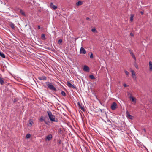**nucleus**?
Returning a JSON list of instances; mask_svg holds the SVG:
<instances>
[{
    "instance_id": "nucleus-20",
    "label": "nucleus",
    "mask_w": 152,
    "mask_h": 152,
    "mask_svg": "<svg viewBox=\"0 0 152 152\" xmlns=\"http://www.w3.org/2000/svg\"><path fill=\"white\" fill-rule=\"evenodd\" d=\"M67 86H68V87L70 88V87H71V86H72V85L69 81H67Z\"/></svg>"
},
{
    "instance_id": "nucleus-30",
    "label": "nucleus",
    "mask_w": 152,
    "mask_h": 152,
    "mask_svg": "<svg viewBox=\"0 0 152 152\" xmlns=\"http://www.w3.org/2000/svg\"><path fill=\"white\" fill-rule=\"evenodd\" d=\"M62 42V40L61 39H59L58 41V43L59 45H60L61 44Z\"/></svg>"
},
{
    "instance_id": "nucleus-2",
    "label": "nucleus",
    "mask_w": 152,
    "mask_h": 152,
    "mask_svg": "<svg viewBox=\"0 0 152 152\" xmlns=\"http://www.w3.org/2000/svg\"><path fill=\"white\" fill-rule=\"evenodd\" d=\"M45 83L47 85V86L48 87V88L50 90L55 91H57V89L53 85V84L52 83H50L48 81H47L45 82Z\"/></svg>"
},
{
    "instance_id": "nucleus-8",
    "label": "nucleus",
    "mask_w": 152,
    "mask_h": 152,
    "mask_svg": "<svg viewBox=\"0 0 152 152\" xmlns=\"http://www.w3.org/2000/svg\"><path fill=\"white\" fill-rule=\"evenodd\" d=\"M1 76V75L0 74V84L1 85H3L4 83V79Z\"/></svg>"
},
{
    "instance_id": "nucleus-12",
    "label": "nucleus",
    "mask_w": 152,
    "mask_h": 152,
    "mask_svg": "<svg viewBox=\"0 0 152 152\" xmlns=\"http://www.w3.org/2000/svg\"><path fill=\"white\" fill-rule=\"evenodd\" d=\"M149 64V70L150 71H152V62L151 61H150Z\"/></svg>"
},
{
    "instance_id": "nucleus-22",
    "label": "nucleus",
    "mask_w": 152,
    "mask_h": 152,
    "mask_svg": "<svg viewBox=\"0 0 152 152\" xmlns=\"http://www.w3.org/2000/svg\"><path fill=\"white\" fill-rule=\"evenodd\" d=\"M134 15L133 14H131L130 17V21L132 22L133 21Z\"/></svg>"
},
{
    "instance_id": "nucleus-31",
    "label": "nucleus",
    "mask_w": 152,
    "mask_h": 152,
    "mask_svg": "<svg viewBox=\"0 0 152 152\" xmlns=\"http://www.w3.org/2000/svg\"><path fill=\"white\" fill-rule=\"evenodd\" d=\"M90 57L92 59L94 58L93 55L92 53H91V54L90 55Z\"/></svg>"
},
{
    "instance_id": "nucleus-26",
    "label": "nucleus",
    "mask_w": 152,
    "mask_h": 152,
    "mask_svg": "<svg viewBox=\"0 0 152 152\" xmlns=\"http://www.w3.org/2000/svg\"><path fill=\"white\" fill-rule=\"evenodd\" d=\"M132 72V76L133 77H134V76H135V74L134 73V71L133 70H132L131 71Z\"/></svg>"
},
{
    "instance_id": "nucleus-28",
    "label": "nucleus",
    "mask_w": 152,
    "mask_h": 152,
    "mask_svg": "<svg viewBox=\"0 0 152 152\" xmlns=\"http://www.w3.org/2000/svg\"><path fill=\"white\" fill-rule=\"evenodd\" d=\"M31 137V134H28L26 135V138H29Z\"/></svg>"
},
{
    "instance_id": "nucleus-27",
    "label": "nucleus",
    "mask_w": 152,
    "mask_h": 152,
    "mask_svg": "<svg viewBox=\"0 0 152 152\" xmlns=\"http://www.w3.org/2000/svg\"><path fill=\"white\" fill-rule=\"evenodd\" d=\"M61 94L64 96H66V94L64 91H62L61 92Z\"/></svg>"
},
{
    "instance_id": "nucleus-13",
    "label": "nucleus",
    "mask_w": 152,
    "mask_h": 152,
    "mask_svg": "<svg viewBox=\"0 0 152 152\" xmlns=\"http://www.w3.org/2000/svg\"><path fill=\"white\" fill-rule=\"evenodd\" d=\"M129 98L130 99H131L132 100V101L133 102H136V99L133 97L132 96H130L129 97Z\"/></svg>"
},
{
    "instance_id": "nucleus-39",
    "label": "nucleus",
    "mask_w": 152,
    "mask_h": 152,
    "mask_svg": "<svg viewBox=\"0 0 152 152\" xmlns=\"http://www.w3.org/2000/svg\"><path fill=\"white\" fill-rule=\"evenodd\" d=\"M86 20H90V19L88 17H86Z\"/></svg>"
},
{
    "instance_id": "nucleus-38",
    "label": "nucleus",
    "mask_w": 152,
    "mask_h": 152,
    "mask_svg": "<svg viewBox=\"0 0 152 152\" xmlns=\"http://www.w3.org/2000/svg\"><path fill=\"white\" fill-rule=\"evenodd\" d=\"M38 29L39 30L41 29V27L40 26L38 25Z\"/></svg>"
},
{
    "instance_id": "nucleus-7",
    "label": "nucleus",
    "mask_w": 152,
    "mask_h": 152,
    "mask_svg": "<svg viewBox=\"0 0 152 152\" xmlns=\"http://www.w3.org/2000/svg\"><path fill=\"white\" fill-rule=\"evenodd\" d=\"M77 104L78 105V106H79V108H80L81 109V110H83V111H85V109L80 104V103L79 102H77Z\"/></svg>"
},
{
    "instance_id": "nucleus-17",
    "label": "nucleus",
    "mask_w": 152,
    "mask_h": 152,
    "mask_svg": "<svg viewBox=\"0 0 152 152\" xmlns=\"http://www.w3.org/2000/svg\"><path fill=\"white\" fill-rule=\"evenodd\" d=\"M52 138V135L51 134L48 135L47 136V139L49 140H50Z\"/></svg>"
},
{
    "instance_id": "nucleus-1",
    "label": "nucleus",
    "mask_w": 152,
    "mask_h": 152,
    "mask_svg": "<svg viewBox=\"0 0 152 152\" xmlns=\"http://www.w3.org/2000/svg\"><path fill=\"white\" fill-rule=\"evenodd\" d=\"M47 113L49 119L52 122H57L58 121V120L55 117V116L52 114L50 111H47Z\"/></svg>"
},
{
    "instance_id": "nucleus-34",
    "label": "nucleus",
    "mask_w": 152,
    "mask_h": 152,
    "mask_svg": "<svg viewBox=\"0 0 152 152\" xmlns=\"http://www.w3.org/2000/svg\"><path fill=\"white\" fill-rule=\"evenodd\" d=\"M125 73L127 75H128L129 72L128 71H126H126H125Z\"/></svg>"
},
{
    "instance_id": "nucleus-14",
    "label": "nucleus",
    "mask_w": 152,
    "mask_h": 152,
    "mask_svg": "<svg viewBox=\"0 0 152 152\" xmlns=\"http://www.w3.org/2000/svg\"><path fill=\"white\" fill-rule=\"evenodd\" d=\"M33 123V121L32 119H29L28 126H30V127L32 125Z\"/></svg>"
},
{
    "instance_id": "nucleus-9",
    "label": "nucleus",
    "mask_w": 152,
    "mask_h": 152,
    "mask_svg": "<svg viewBox=\"0 0 152 152\" xmlns=\"http://www.w3.org/2000/svg\"><path fill=\"white\" fill-rule=\"evenodd\" d=\"M38 78L39 80H45L47 79L46 77L45 76L39 77Z\"/></svg>"
},
{
    "instance_id": "nucleus-18",
    "label": "nucleus",
    "mask_w": 152,
    "mask_h": 152,
    "mask_svg": "<svg viewBox=\"0 0 152 152\" xmlns=\"http://www.w3.org/2000/svg\"><path fill=\"white\" fill-rule=\"evenodd\" d=\"M0 56L4 58H5V55L3 53L1 52H0Z\"/></svg>"
},
{
    "instance_id": "nucleus-40",
    "label": "nucleus",
    "mask_w": 152,
    "mask_h": 152,
    "mask_svg": "<svg viewBox=\"0 0 152 152\" xmlns=\"http://www.w3.org/2000/svg\"><path fill=\"white\" fill-rule=\"evenodd\" d=\"M142 130L144 131V132L145 133L146 132V130L145 128H144L142 129Z\"/></svg>"
},
{
    "instance_id": "nucleus-19",
    "label": "nucleus",
    "mask_w": 152,
    "mask_h": 152,
    "mask_svg": "<svg viewBox=\"0 0 152 152\" xmlns=\"http://www.w3.org/2000/svg\"><path fill=\"white\" fill-rule=\"evenodd\" d=\"M45 35L42 34L41 35V38L43 40H45L46 39Z\"/></svg>"
},
{
    "instance_id": "nucleus-45",
    "label": "nucleus",
    "mask_w": 152,
    "mask_h": 152,
    "mask_svg": "<svg viewBox=\"0 0 152 152\" xmlns=\"http://www.w3.org/2000/svg\"><path fill=\"white\" fill-rule=\"evenodd\" d=\"M43 86H44L45 87V86H44V85H43Z\"/></svg>"
},
{
    "instance_id": "nucleus-24",
    "label": "nucleus",
    "mask_w": 152,
    "mask_h": 152,
    "mask_svg": "<svg viewBox=\"0 0 152 152\" xmlns=\"http://www.w3.org/2000/svg\"><path fill=\"white\" fill-rule=\"evenodd\" d=\"M40 120L42 122L43 121H45V119L44 116H41V117L40 118Z\"/></svg>"
},
{
    "instance_id": "nucleus-37",
    "label": "nucleus",
    "mask_w": 152,
    "mask_h": 152,
    "mask_svg": "<svg viewBox=\"0 0 152 152\" xmlns=\"http://www.w3.org/2000/svg\"><path fill=\"white\" fill-rule=\"evenodd\" d=\"M17 101V99H14L13 100V103H14Z\"/></svg>"
},
{
    "instance_id": "nucleus-36",
    "label": "nucleus",
    "mask_w": 152,
    "mask_h": 152,
    "mask_svg": "<svg viewBox=\"0 0 152 152\" xmlns=\"http://www.w3.org/2000/svg\"><path fill=\"white\" fill-rule=\"evenodd\" d=\"M123 86L124 87H127V86H128V85H127L126 84H124L123 85Z\"/></svg>"
},
{
    "instance_id": "nucleus-5",
    "label": "nucleus",
    "mask_w": 152,
    "mask_h": 152,
    "mask_svg": "<svg viewBox=\"0 0 152 152\" xmlns=\"http://www.w3.org/2000/svg\"><path fill=\"white\" fill-rule=\"evenodd\" d=\"M80 54H86V51L85 49L83 47H82L80 48Z\"/></svg>"
},
{
    "instance_id": "nucleus-6",
    "label": "nucleus",
    "mask_w": 152,
    "mask_h": 152,
    "mask_svg": "<svg viewBox=\"0 0 152 152\" xmlns=\"http://www.w3.org/2000/svg\"><path fill=\"white\" fill-rule=\"evenodd\" d=\"M126 113L127 117L128 118L131 119H133V116L130 115V113L128 111H126Z\"/></svg>"
},
{
    "instance_id": "nucleus-4",
    "label": "nucleus",
    "mask_w": 152,
    "mask_h": 152,
    "mask_svg": "<svg viewBox=\"0 0 152 152\" xmlns=\"http://www.w3.org/2000/svg\"><path fill=\"white\" fill-rule=\"evenodd\" d=\"M83 69L84 71L87 72H89L90 70L89 67L86 65L84 66Z\"/></svg>"
},
{
    "instance_id": "nucleus-15",
    "label": "nucleus",
    "mask_w": 152,
    "mask_h": 152,
    "mask_svg": "<svg viewBox=\"0 0 152 152\" xmlns=\"http://www.w3.org/2000/svg\"><path fill=\"white\" fill-rule=\"evenodd\" d=\"M83 4V2L81 1H79L77 2L76 3V4L77 6H79L82 5Z\"/></svg>"
},
{
    "instance_id": "nucleus-16",
    "label": "nucleus",
    "mask_w": 152,
    "mask_h": 152,
    "mask_svg": "<svg viewBox=\"0 0 152 152\" xmlns=\"http://www.w3.org/2000/svg\"><path fill=\"white\" fill-rule=\"evenodd\" d=\"M20 12L24 16H26V15L24 12H23L22 10H20Z\"/></svg>"
},
{
    "instance_id": "nucleus-11",
    "label": "nucleus",
    "mask_w": 152,
    "mask_h": 152,
    "mask_svg": "<svg viewBox=\"0 0 152 152\" xmlns=\"http://www.w3.org/2000/svg\"><path fill=\"white\" fill-rule=\"evenodd\" d=\"M50 6L51 7L53 8L54 10L56 9L57 8V7L56 6L54 5L52 3H50Z\"/></svg>"
},
{
    "instance_id": "nucleus-33",
    "label": "nucleus",
    "mask_w": 152,
    "mask_h": 152,
    "mask_svg": "<svg viewBox=\"0 0 152 152\" xmlns=\"http://www.w3.org/2000/svg\"><path fill=\"white\" fill-rule=\"evenodd\" d=\"M61 142H61V140H58V144H61Z\"/></svg>"
},
{
    "instance_id": "nucleus-29",
    "label": "nucleus",
    "mask_w": 152,
    "mask_h": 152,
    "mask_svg": "<svg viewBox=\"0 0 152 152\" xmlns=\"http://www.w3.org/2000/svg\"><path fill=\"white\" fill-rule=\"evenodd\" d=\"M91 31L93 32H94V33H95V32H97V31H96V29H95V28H92L91 29Z\"/></svg>"
},
{
    "instance_id": "nucleus-32",
    "label": "nucleus",
    "mask_w": 152,
    "mask_h": 152,
    "mask_svg": "<svg viewBox=\"0 0 152 152\" xmlns=\"http://www.w3.org/2000/svg\"><path fill=\"white\" fill-rule=\"evenodd\" d=\"M70 88H72L73 89H76V87L72 85V86H71Z\"/></svg>"
},
{
    "instance_id": "nucleus-21",
    "label": "nucleus",
    "mask_w": 152,
    "mask_h": 152,
    "mask_svg": "<svg viewBox=\"0 0 152 152\" xmlns=\"http://www.w3.org/2000/svg\"><path fill=\"white\" fill-rule=\"evenodd\" d=\"M10 26L13 29H15V25L12 23H10Z\"/></svg>"
},
{
    "instance_id": "nucleus-25",
    "label": "nucleus",
    "mask_w": 152,
    "mask_h": 152,
    "mask_svg": "<svg viewBox=\"0 0 152 152\" xmlns=\"http://www.w3.org/2000/svg\"><path fill=\"white\" fill-rule=\"evenodd\" d=\"M134 66L136 67V68L137 69H138L139 68L138 67V66L137 64L136 63V62H135L134 64Z\"/></svg>"
},
{
    "instance_id": "nucleus-41",
    "label": "nucleus",
    "mask_w": 152,
    "mask_h": 152,
    "mask_svg": "<svg viewBox=\"0 0 152 152\" xmlns=\"http://www.w3.org/2000/svg\"><path fill=\"white\" fill-rule=\"evenodd\" d=\"M130 35L131 36H134L133 34H132V33H131L130 34Z\"/></svg>"
},
{
    "instance_id": "nucleus-10",
    "label": "nucleus",
    "mask_w": 152,
    "mask_h": 152,
    "mask_svg": "<svg viewBox=\"0 0 152 152\" xmlns=\"http://www.w3.org/2000/svg\"><path fill=\"white\" fill-rule=\"evenodd\" d=\"M129 51L130 52V53L131 55V56H132V58H134V59L135 60V61L136 60V58L135 56V55L130 50H129Z\"/></svg>"
},
{
    "instance_id": "nucleus-23",
    "label": "nucleus",
    "mask_w": 152,
    "mask_h": 152,
    "mask_svg": "<svg viewBox=\"0 0 152 152\" xmlns=\"http://www.w3.org/2000/svg\"><path fill=\"white\" fill-rule=\"evenodd\" d=\"M89 77L92 80H94L95 79V78L92 75H90L89 76Z\"/></svg>"
},
{
    "instance_id": "nucleus-35",
    "label": "nucleus",
    "mask_w": 152,
    "mask_h": 152,
    "mask_svg": "<svg viewBox=\"0 0 152 152\" xmlns=\"http://www.w3.org/2000/svg\"><path fill=\"white\" fill-rule=\"evenodd\" d=\"M127 95L128 96H132V94L129 92H128Z\"/></svg>"
},
{
    "instance_id": "nucleus-3",
    "label": "nucleus",
    "mask_w": 152,
    "mask_h": 152,
    "mask_svg": "<svg viewBox=\"0 0 152 152\" xmlns=\"http://www.w3.org/2000/svg\"><path fill=\"white\" fill-rule=\"evenodd\" d=\"M117 104L115 102H113L111 104V108L113 110H115L116 108Z\"/></svg>"
},
{
    "instance_id": "nucleus-46",
    "label": "nucleus",
    "mask_w": 152,
    "mask_h": 152,
    "mask_svg": "<svg viewBox=\"0 0 152 152\" xmlns=\"http://www.w3.org/2000/svg\"><path fill=\"white\" fill-rule=\"evenodd\" d=\"M48 50H50V49H49V48H48Z\"/></svg>"
},
{
    "instance_id": "nucleus-43",
    "label": "nucleus",
    "mask_w": 152,
    "mask_h": 152,
    "mask_svg": "<svg viewBox=\"0 0 152 152\" xmlns=\"http://www.w3.org/2000/svg\"><path fill=\"white\" fill-rule=\"evenodd\" d=\"M140 13L142 14V15H143V12H142V11H141Z\"/></svg>"
},
{
    "instance_id": "nucleus-44",
    "label": "nucleus",
    "mask_w": 152,
    "mask_h": 152,
    "mask_svg": "<svg viewBox=\"0 0 152 152\" xmlns=\"http://www.w3.org/2000/svg\"><path fill=\"white\" fill-rule=\"evenodd\" d=\"M100 110V111L101 112H102V109H100L99 110Z\"/></svg>"
},
{
    "instance_id": "nucleus-42",
    "label": "nucleus",
    "mask_w": 152,
    "mask_h": 152,
    "mask_svg": "<svg viewBox=\"0 0 152 152\" xmlns=\"http://www.w3.org/2000/svg\"><path fill=\"white\" fill-rule=\"evenodd\" d=\"M44 122L46 124H48V123L45 121H44Z\"/></svg>"
}]
</instances>
